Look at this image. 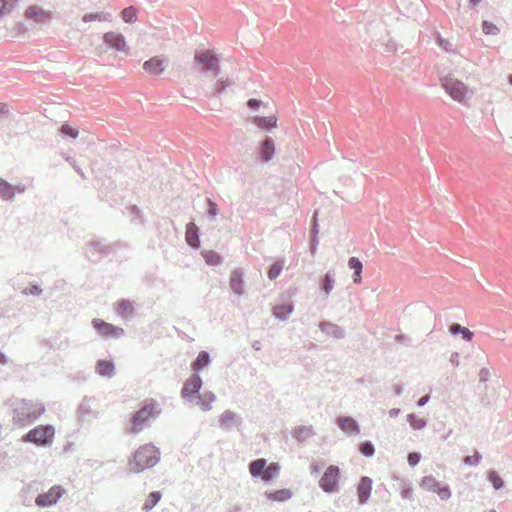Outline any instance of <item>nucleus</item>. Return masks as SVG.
I'll list each match as a JSON object with an SVG mask.
<instances>
[{"mask_svg": "<svg viewBox=\"0 0 512 512\" xmlns=\"http://www.w3.org/2000/svg\"><path fill=\"white\" fill-rule=\"evenodd\" d=\"M159 460V449L151 443L145 444L135 451L133 459L129 461V469L133 473H139L155 466Z\"/></svg>", "mask_w": 512, "mask_h": 512, "instance_id": "f257e3e1", "label": "nucleus"}, {"mask_svg": "<svg viewBox=\"0 0 512 512\" xmlns=\"http://www.w3.org/2000/svg\"><path fill=\"white\" fill-rule=\"evenodd\" d=\"M161 413L159 404L154 399H146L138 411L130 418V433L137 434L143 430V425L150 419L157 418Z\"/></svg>", "mask_w": 512, "mask_h": 512, "instance_id": "f03ea898", "label": "nucleus"}, {"mask_svg": "<svg viewBox=\"0 0 512 512\" xmlns=\"http://www.w3.org/2000/svg\"><path fill=\"white\" fill-rule=\"evenodd\" d=\"M13 420L21 425L39 418L45 411L43 404L21 399L12 403Z\"/></svg>", "mask_w": 512, "mask_h": 512, "instance_id": "7ed1b4c3", "label": "nucleus"}, {"mask_svg": "<svg viewBox=\"0 0 512 512\" xmlns=\"http://www.w3.org/2000/svg\"><path fill=\"white\" fill-rule=\"evenodd\" d=\"M219 57L212 50H195L194 64L195 67L203 74L211 73L217 77L220 74L221 68L219 65Z\"/></svg>", "mask_w": 512, "mask_h": 512, "instance_id": "20e7f679", "label": "nucleus"}, {"mask_svg": "<svg viewBox=\"0 0 512 512\" xmlns=\"http://www.w3.org/2000/svg\"><path fill=\"white\" fill-rule=\"evenodd\" d=\"M55 435V429L51 425H39L27 432L22 440L24 442L34 443L41 447L52 445Z\"/></svg>", "mask_w": 512, "mask_h": 512, "instance_id": "39448f33", "label": "nucleus"}, {"mask_svg": "<svg viewBox=\"0 0 512 512\" xmlns=\"http://www.w3.org/2000/svg\"><path fill=\"white\" fill-rule=\"evenodd\" d=\"M340 468L336 465H329L319 480V487L328 494L336 493L339 490Z\"/></svg>", "mask_w": 512, "mask_h": 512, "instance_id": "423d86ee", "label": "nucleus"}, {"mask_svg": "<svg viewBox=\"0 0 512 512\" xmlns=\"http://www.w3.org/2000/svg\"><path fill=\"white\" fill-rule=\"evenodd\" d=\"M91 325L95 331L104 338L117 339L125 334L123 328L115 326L99 318H94L91 321Z\"/></svg>", "mask_w": 512, "mask_h": 512, "instance_id": "0eeeda50", "label": "nucleus"}, {"mask_svg": "<svg viewBox=\"0 0 512 512\" xmlns=\"http://www.w3.org/2000/svg\"><path fill=\"white\" fill-rule=\"evenodd\" d=\"M442 86L445 91L456 101L461 102L465 99L468 88L460 80L454 78H445L442 80Z\"/></svg>", "mask_w": 512, "mask_h": 512, "instance_id": "6e6552de", "label": "nucleus"}, {"mask_svg": "<svg viewBox=\"0 0 512 512\" xmlns=\"http://www.w3.org/2000/svg\"><path fill=\"white\" fill-rule=\"evenodd\" d=\"M119 246V243L106 244L104 241L101 240H92L88 244V250L94 251L90 256V259L93 261H97L100 258L107 257L111 253H115Z\"/></svg>", "mask_w": 512, "mask_h": 512, "instance_id": "1a4fd4ad", "label": "nucleus"}, {"mask_svg": "<svg viewBox=\"0 0 512 512\" xmlns=\"http://www.w3.org/2000/svg\"><path fill=\"white\" fill-rule=\"evenodd\" d=\"M202 385L203 382L200 375L198 373H192L183 384L181 396L186 400L191 401L196 395L198 396Z\"/></svg>", "mask_w": 512, "mask_h": 512, "instance_id": "9d476101", "label": "nucleus"}, {"mask_svg": "<svg viewBox=\"0 0 512 512\" xmlns=\"http://www.w3.org/2000/svg\"><path fill=\"white\" fill-rule=\"evenodd\" d=\"M403 4V9H399V13L406 16L407 18H412L415 21L422 20L427 12V7L424 2H401Z\"/></svg>", "mask_w": 512, "mask_h": 512, "instance_id": "9b49d317", "label": "nucleus"}, {"mask_svg": "<svg viewBox=\"0 0 512 512\" xmlns=\"http://www.w3.org/2000/svg\"><path fill=\"white\" fill-rule=\"evenodd\" d=\"M65 490L60 485L51 487L47 492L41 493L36 497V504L40 507H48L54 505L63 495Z\"/></svg>", "mask_w": 512, "mask_h": 512, "instance_id": "f8f14e48", "label": "nucleus"}, {"mask_svg": "<svg viewBox=\"0 0 512 512\" xmlns=\"http://www.w3.org/2000/svg\"><path fill=\"white\" fill-rule=\"evenodd\" d=\"M258 157L261 161L262 164H265V163H268L269 161H271L275 155V151H276V148H275V143H274V140L269 137V136H265L264 139H262L260 142H259V145H258Z\"/></svg>", "mask_w": 512, "mask_h": 512, "instance_id": "ddd939ff", "label": "nucleus"}, {"mask_svg": "<svg viewBox=\"0 0 512 512\" xmlns=\"http://www.w3.org/2000/svg\"><path fill=\"white\" fill-rule=\"evenodd\" d=\"M24 15L28 20H33L37 24H44L51 20L52 12L38 5H31L25 10Z\"/></svg>", "mask_w": 512, "mask_h": 512, "instance_id": "4468645a", "label": "nucleus"}, {"mask_svg": "<svg viewBox=\"0 0 512 512\" xmlns=\"http://www.w3.org/2000/svg\"><path fill=\"white\" fill-rule=\"evenodd\" d=\"M335 423L346 435H357L360 433V425L351 416H338Z\"/></svg>", "mask_w": 512, "mask_h": 512, "instance_id": "2eb2a0df", "label": "nucleus"}, {"mask_svg": "<svg viewBox=\"0 0 512 512\" xmlns=\"http://www.w3.org/2000/svg\"><path fill=\"white\" fill-rule=\"evenodd\" d=\"M229 286L234 294L238 296L244 295V272L241 268L235 269L231 273Z\"/></svg>", "mask_w": 512, "mask_h": 512, "instance_id": "dca6fc26", "label": "nucleus"}, {"mask_svg": "<svg viewBox=\"0 0 512 512\" xmlns=\"http://www.w3.org/2000/svg\"><path fill=\"white\" fill-rule=\"evenodd\" d=\"M372 479L368 476H362L357 486V496L360 504H366L371 496Z\"/></svg>", "mask_w": 512, "mask_h": 512, "instance_id": "f3484780", "label": "nucleus"}, {"mask_svg": "<svg viewBox=\"0 0 512 512\" xmlns=\"http://www.w3.org/2000/svg\"><path fill=\"white\" fill-rule=\"evenodd\" d=\"M104 42L117 51H125L126 41L121 33L107 32L103 36Z\"/></svg>", "mask_w": 512, "mask_h": 512, "instance_id": "a211bd4d", "label": "nucleus"}, {"mask_svg": "<svg viewBox=\"0 0 512 512\" xmlns=\"http://www.w3.org/2000/svg\"><path fill=\"white\" fill-rule=\"evenodd\" d=\"M319 329L327 336H331L334 339H343L345 337V330L329 321H321L319 323Z\"/></svg>", "mask_w": 512, "mask_h": 512, "instance_id": "6ab92c4d", "label": "nucleus"}, {"mask_svg": "<svg viewBox=\"0 0 512 512\" xmlns=\"http://www.w3.org/2000/svg\"><path fill=\"white\" fill-rule=\"evenodd\" d=\"M185 236L186 242L190 247L194 249H198L200 247V231L194 222H189L186 225Z\"/></svg>", "mask_w": 512, "mask_h": 512, "instance_id": "aec40b11", "label": "nucleus"}, {"mask_svg": "<svg viewBox=\"0 0 512 512\" xmlns=\"http://www.w3.org/2000/svg\"><path fill=\"white\" fill-rule=\"evenodd\" d=\"M24 190V186H13L6 180L0 178V196L5 200H12L15 197L16 192L22 193Z\"/></svg>", "mask_w": 512, "mask_h": 512, "instance_id": "412c9836", "label": "nucleus"}, {"mask_svg": "<svg viewBox=\"0 0 512 512\" xmlns=\"http://www.w3.org/2000/svg\"><path fill=\"white\" fill-rule=\"evenodd\" d=\"M143 69L151 74H161L165 70L164 59L160 56H154L143 63Z\"/></svg>", "mask_w": 512, "mask_h": 512, "instance_id": "4be33fe9", "label": "nucleus"}, {"mask_svg": "<svg viewBox=\"0 0 512 512\" xmlns=\"http://www.w3.org/2000/svg\"><path fill=\"white\" fill-rule=\"evenodd\" d=\"M294 311V304L292 302H286V303H281V304H277L273 307V316L280 320V321H285L289 318V316L293 313Z\"/></svg>", "mask_w": 512, "mask_h": 512, "instance_id": "5701e85b", "label": "nucleus"}, {"mask_svg": "<svg viewBox=\"0 0 512 512\" xmlns=\"http://www.w3.org/2000/svg\"><path fill=\"white\" fill-rule=\"evenodd\" d=\"M252 123L260 129L270 132L277 127V118L275 116H254Z\"/></svg>", "mask_w": 512, "mask_h": 512, "instance_id": "b1692460", "label": "nucleus"}, {"mask_svg": "<svg viewBox=\"0 0 512 512\" xmlns=\"http://www.w3.org/2000/svg\"><path fill=\"white\" fill-rule=\"evenodd\" d=\"M211 364V357L207 351H200L197 357L191 363V369L193 373H198L204 368L208 367Z\"/></svg>", "mask_w": 512, "mask_h": 512, "instance_id": "393cba45", "label": "nucleus"}, {"mask_svg": "<svg viewBox=\"0 0 512 512\" xmlns=\"http://www.w3.org/2000/svg\"><path fill=\"white\" fill-rule=\"evenodd\" d=\"M95 370L100 376L111 378L115 374V365L112 360L99 359Z\"/></svg>", "mask_w": 512, "mask_h": 512, "instance_id": "a878e982", "label": "nucleus"}, {"mask_svg": "<svg viewBox=\"0 0 512 512\" xmlns=\"http://www.w3.org/2000/svg\"><path fill=\"white\" fill-rule=\"evenodd\" d=\"M238 415L231 410H226L219 418V427L223 430H230L237 423Z\"/></svg>", "mask_w": 512, "mask_h": 512, "instance_id": "bb28decb", "label": "nucleus"}, {"mask_svg": "<svg viewBox=\"0 0 512 512\" xmlns=\"http://www.w3.org/2000/svg\"><path fill=\"white\" fill-rule=\"evenodd\" d=\"M266 459L258 458L249 463V472L253 478H263Z\"/></svg>", "mask_w": 512, "mask_h": 512, "instance_id": "cd10ccee", "label": "nucleus"}, {"mask_svg": "<svg viewBox=\"0 0 512 512\" xmlns=\"http://www.w3.org/2000/svg\"><path fill=\"white\" fill-rule=\"evenodd\" d=\"M449 333L453 336L461 335L462 339L469 342L472 340L474 333L459 323H452L449 326Z\"/></svg>", "mask_w": 512, "mask_h": 512, "instance_id": "c85d7f7f", "label": "nucleus"}, {"mask_svg": "<svg viewBox=\"0 0 512 512\" xmlns=\"http://www.w3.org/2000/svg\"><path fill=\"white\" fill-rule=\"evenodd\" d=\"M348 267L353 270V282L358 284L362 280L363 264L358 257H350L348 260Z\"/></svg>", "mask_w": 512, "mask_h": 512, "instance_id": "c756f323", "label": "nucleus"}, {"mask_svg": "<svg viewBox=\"0 0 512 512\" xmlns=\"http://www.w3.org/2000/svg\"><path fill=\"white\" fill-rule=\"evenodd\" d=\"M197 399V404L201 407V409L203 411H208L211 409V403L215 401L216 396L211 391H205L204 393H199Z\"/></svg>", "mask_w": 512, "mask_h": 512, "instance_id": "7c9ffc66", "label": "nucleus"}, {"mask_svg": "<svg viewBox=\"0 0 512 512\" xmlns=\"http://www.w3.org/2000/svg\"><path fill=\"white\" fill-rule=\"evenodd\" d=\"M293 493L290 489H278L271 492H267L266 496L269 500L284 502L292 497Z\"/></svg>", "mask_w": 512, "mask_h": 512, "instance_id": "2f4dec72", "label": "nucleus"}, {"mask_svg": "<svg viewBox=\"0 0 512 512\" xmlns=\"http://www.w3.org/2000/svg\"><path fill=\"white\" fill-rule=\"evenodd\" d=\"M279 471L280 466L278 463L272 462L268 466L266 464L262 480L266 484L272 482L276 477H278Z\"/></svg>", "mask_w": 512, "mask_h": 512, "instance_id": "473e14b6", "label": "nucleus"}, {"mask_svg": "<svg viewBox=\"0 0 512 512\" xmlns=\"http://www.w3.org/2000/svg\"><path fill=\"white\" fill-rule=\"evenodd\" d=\"M334 284H335L334 276L330 271H328L320 279V283H319L320 290L322 292H324L326 295H328L332 291Z\"/></svg>", "mask_w": 512, "mask_h": 512, "instance_id": "72a5a7b5", "label": "nucleus"}, {"mask_svg": "<svg viewBox=\"0 0 512 512\" xmlns=\"http://www.w3.org/2000/svg\"><path fill=\"white\" fill-rule=\"evenodd\" d=\"M162 494L160 491H152L149 493L147 499L143 503L142 510L145 512L151 511L161 500Z\"/></svg>", "mask_w": 512, "mask_h": 512, "instance_id": "f704fd0d", "label": "nucleus"}, {"mask_svg": "<svg viewBox=\"0 0 512 512\" xmlns=\"http://www.w3.org/2000/svg\"><path fill=\"white\" fill-rule=\"evenodd\" d=\"M202 254L209 266H217L223 262L222 256L213 250L204 251Z\"/></svg>", "mask_w": 512, "mask_h": 512, "instance_id": "c9c22d12", "label": "nucleus"}, {"mask_svg": "<svg viewBox=\"0 0 512 512\" xmlns=\"http://www.w3.org/2000/svg\"><path fill=\"white\" fill-rule=\"evenodd\" d=\"M116 311L118 315L122 317H127L132 314L133 307L129 300L127 299H121L117 302Z\"/></svg>", "mask_w": 512, "mask_h": 512, "instance_id": "e433bc0d", "label": "nucleus"}, {"mask_svg": "<svg viewBox=\"0 0 512 512\" xmlns=\"http://www.w3.org/2000/svg\"><path fill=\"white\" fill-rule=\"evenodd\" d=\"M110 18H111V14L110 13H106V12H91V13H86L82 17V20L84 22H92V21L102 22V21H108V20H110Z\"/></svg>", "mask_w": 512, "mask_h": 512, "instance_id": "4c0bfd02", "label": "nucleus"}, {"mask_svg": "<svg viewBox=\"0 0 512 512\" xmlns=\"http://www.w3.org/2000/svg\"><path fill=\"white\" fill-rule=\"evenodd\" d=\"M439 484V481H437L436 478L432 475H426L420 481L421 488L432 492L436 491Z\"/></svg>", "mask_w": 512, "mask_h": 512, "instance_id": "58836bf2", "label": "nucleus"}, {"mask_svg": "<svg viewBox=\"0 0 512 512\" xmlns=\"http://www.w3.org/2000/svg\"><path fill=\"white\" fill-rule=\"evenodd\" d=\"M407 422L415 430H421L427 425V421L424 418L418 417L415 413L407 415Z\"/></svg>", "mask_w": 512, "mask_h": 512, "instance_id": "ea45409f", "label": "nucleus"}, {"mask_svg": "<svg viewBox=\"0 0 512 512\" xmlns=\"http://www.w3.org/2000/svg\"><path fill=\"white\" fill-rule=\"evenodd\" d=\"M58 131L62 136L68 139H76L79 135L78 129L76 127L69 125L68 123L62 124L59 127Z\"/></svg>", "mask_w": 512, "mask_h": 512, "instance_id": "a19ab883", "label": "nucleus"}, {"mask_svg": "<svg viewBox=\"0 0 512 512\" xmlns=\"http://www.w3.org/2000/svg\"><path fill=\"white\" fill-rule=\"evenodd\" d=\"M487 479L495 490H500L504 487V480L495 470L488 471Z\"/></svg>", "mask_w": 512, "mask_h": 512, "instance_id": "79ce46f5", "label": "nucleus"}, {"mask_svg": "<svg viewBox=\"0 0 512 512\" xmlns=\"http://www.w3.org/2000/svg\"><path fill=\"white\" fill-rule=\"evenodd\" d=\"M312 434V430L310 427H306V426H298L297 428H295V430L293 431V437L299 441V442H303L305 441L310 435Z\"/></svg>", "mask_w": 512, "mask_h": 512, "instance_id": "37998d69", "label": "nucleus"}, {"mask_svg": "<svg viewBox=\"0 0 512 512\" xmlns=\"http://www.w3.org/2000/svg\"><path fill=\"white\" fill-rule=\"evenodd\" d=\"M90 411V399L84 397L77 410L79 420L84 421L89 416Z\"/></svg>", "mask_w": 512, "mask_h": 512, "instance_id": "c03bdc74", "label": "nucleus"}, {"mask_svg": "<svg viewBox=\"0 0 512 512\" xmlns=\"http://www.w3.org/2000/svg\"><path fill=\"white\" fill-rule=\"evenodd\" d=\"M283 264L280 261H275L268 267L267 276L270 280H275L281 273Z\"/></svg>", "mask_w": 512, "mask_h": 512, "instance_id": "a18cd8bd", "label": "nucleus"}, {"mask_svg": "<svg viewBox=\"0 0 512 512\" xmlns=\"http://www.w3.org/2000/svg\"><path fill=\"white\" fill-rule=\"evenodd\" d=\"M359 452L365 457H372L375 454V446L371 441H363L359 444Z\"/></svg>", "mask_w": 512, "mask_h": 512, "instance_id": "49530a36", "label": "nucleus"}, {"mask_svg": "<svg viewBox=\"0 0 512 512\" xmlns=\"http://www.w3.org/2000/svg\"><path fill=\"white\" fill-rule=\"evenodd\" d=\"M122 18L127 23H133L137 19V10L134 7L125 8L121 12Z\"/></svg>", "mask_w": 512, "mask_h": 512, "instance_id": "de8ad7c7", "label": "nucleus"}, {"mask_svg": "<svg viewBox=\"0 0 512 512\" xmlns=\"http://www.w3.org/2000/svg\"><path fill=\"white\" fill-rule=\"evenodd\" d=\"M482 31L486 35H497L499 33L498 27L494 23L487 20L482 22Z\"/></svg>", "mask_w": 512, "mask_h": 512, "instance_id": "09e8293b", "label": "nucleus"}, {"mask_svg": "<svg viewBox=\"0 0 512 512\" xmlns=\"http://www.w3.org/2000/svg\"><path fill=\"white\" fill-rule=\"evenodd\" d=\"M482 459L480 452L475 451L473 455L466 456L463 458V463L468 466H477Z\"/></svg>", "mask_w": 512, "mask_h": 512, "instance_id": "8fccbe9b", "label": "nucleus"}, {"mask_svg": "<svg viewBox=\"0 0 512 512\" xmlns=\"http://www.w3.org/2000/svg\"><path fill=\"white\" fill-rule=\"evenodd\" d=\"M207 204V215L210 218V220H214L215 217L218 215V205L216 202H214L212 199L208 198L206 201Z\"/></svg>", "mask_w": 512, "mask_h": 512, "instance_id": "3c124183", "label": "nucleus"}, {"mask_svg": "<svg viewBox=\"0 0 512 512\" xmlns=\"http://www.w3.org/2000/svg\"><path fill=\"white\" fill-rule=\"evenodd\" d=\"M42 288L36 283H31L29 287L24 288L21 293L23 295L40 296L42 294Z\"/></svg>", "mask_w": 512, "mask_h": 512, "instance_id": "603ef678", "label": "nucleus"}, {"mask_svg": "<svg viewBox=\"0 0 512 512\" xmlns=\"http://www.w3.org/2000/svg\"><path fill=\"white\" fill-rule=\"evenodd\" d=\"M434 493H436L441 500H448L451 497V495H452V492H451V489H450L449 485L441 486L439 484V486L437 487V489H436V491Z\"/></svg>", "mask_w": 512, "mask_h": 512, "instance_id": "864d4df0", "label": "nucleus"}, {"mask_svg": "<svg viewBox=\"0 0 512 512\" xmlns=\"http://www.w3.org/2000/svg\"><path fill=\"white\" fill-rule=\"evenodd\" d=\"M231 84V81L229 80H218L216 82V85H215V88L212 92V95L213 96H220L222 93H224V91L226 90V88L228 86H230Z\"/></svg>", "mask_w": 512, "mask_h": 512, "instance_id": "5fc2aeb1", "label": "nucleus"}, {"mask_svg": "<svg viewBox=\"0 0 512 512\" xmlns=\"http://www.w3.org/2000/svg\"><path fill=\"white\" fill-rule=\"evenodd\" d=\"M378 46H380L381 48L383 47L385 52H394L397 50L396 43L390 39L387 40L386 42L384 40L383 41L378 40L375 43V47H378Z\"/></svg>", "mask_w": 512, "mask_h": 512, "instance_id": "6e6d98bb", "label": "nucleus"}, {"mask_svg": "<svg viewBox=\"0 0 512 512\" xmlns=\"http://www.w3.org/2000/svg\"><path fill=\"white\" fill-rule=\"evenodd\" d=\"M413 491L410 483H404L400 491L401 497L406 500H413Z\"/></svg>", "mask_w": 512, "mask_h": 512, "instance_id": "4d7b16f0", "label": "nucleus"}, {"mask_svg": "<svg viewBox=\"0 0 512 512\" xmlns=\"http://www.w3.org/2000/svg\"><path fill=\"white\" fill-rule=\"evenodd\" d=\"M15 2H0V20L7 14L11 13L15 7Z\"/></svg>", "mask_w": 512, "mask_h": 512, "instance_id": "13d9d810", "label": "nucleus"}, {"mask_svg": "<svg viewBox=\"0 0 512 512\" xmlns=\"http://www.w3.org/2000/svg\"><path fill=\"white\" fill-rule=\"evenodd\" d=\"M421 460V454L419 452H410L407 455V462L411 467H415Z\"/></svg>", "mask_w": 512, "mask_h": 512, "instance_id": "bf43d9fd", "label": "nucleus"}, {"mask_svg": "<svg viewBox=\"0 0 512 512\" xmlns=\"http://www.w3.org/2000/svg\"><path fill=\"white\" fill-rule=\"evenodd\" d=\"M324 467V462H312L310 465V472L312 475L317 476L321 473Z\"/></svg>", "mask_w": 512, "mask_h": 512, "instance_id": "052dcab7", "label": "nucleus"}, {"mask_svg": "<svg viewBox=\"0 0 512 512\" xmlns=\"http://www.w3.org/2000/svg\"><path fill=\"white\" fill-rule=\"evenodd\" d=\"M246 104L249 109L256 111L262 105V101L259 99L251 98L247 101Z\"/></svg>", "mask_w": 512, "mask_h": 512, "instance_id": "680f3d73", "label": "nucleus"}, {"mask_svg": "<svg viewBox=\"0 0 512 512\" xmlns=\"http://www.w3.org/2000/svg\"><path fill=\"white\" fill-rule=\"evenodd\" d=\"M489 377H490V371L487 368H482L479 371V380H480V382H483V383L487 382Z\"/></svg>", "mask_w": 512, "mask_h": 512, "instance_id": "e2e57ef3", "label": "nucleus"}, {"mask_svg": "<svg viewBox=\"0 0 512 512\" xmlns=\"http://www.w3.org/2000/svg\"><path fill=\"white\" fill-rule=\"evenodd\" d=\"M438 44L441 48H443L447 52H450L452 50V44L448 40L440 38L438 41Z\"/></svg>", "mask_w": 512, "mask_h": 512, "instance_id": "0e129e2a", "label": "nucleus"}, {"mask_svg": "<svg viewBox=\"0 0 512 512\" xmlns=\"http://www.w3.org/2000/svg\"><path fill=\"white\" fill-rule=\"evenodd\" d=\"M66 160L73 166V169L76 171V173H78L83 179L86 178L84 172L82 171V169L78 165H76L74 160H72L69 157H67Z\"/></svg>", "mask_w": 512, "mask_h": 512, "instance_id": "69168bd1", "label": "nucleus"}, {"mask_svg": "<svg viewBox=\"0 0 512 512\" xmlns=\"http://www.w3.org/2000/svg\"><path fill=\"white\" fill-rule=\"evenodd\" d=\"M430 400V396L429 395H423L421 396L418 401H417V406L418 407H423L425 406Z\"/></svg>", "mask_w": 512, "mask_h": 512, "instance_id": "338daca9", "label": "nucleus"}, {"mask_svg": "<svg viewBox=\"0 0 512 512\" xmlns=\"http://www.w3.org/2000/svg\"><path fill=\"white\" fill-rule=\"evenodd\" d=\"M449 361L451 362V364L457 367L459 365V353L453 352L450 356Z\"/></svg>", "mask_w": 512, "mask_h": 512, "instance_id": "774afa93", "label": "nucleus"}]
</instances>
